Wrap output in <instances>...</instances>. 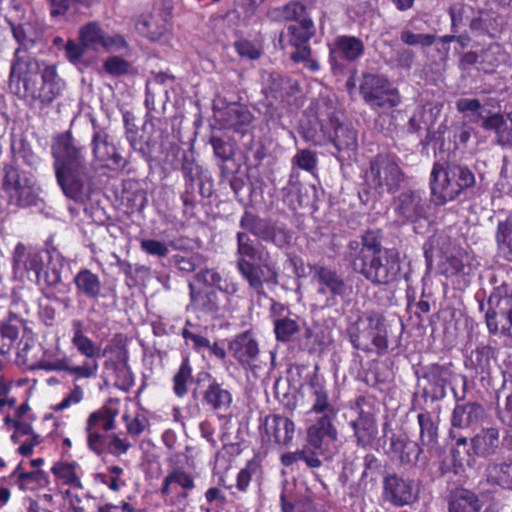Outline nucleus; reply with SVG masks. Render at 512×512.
<instances>
[{
	"label": "nucleus",
	"mask_w": 512,
	"mask_h": 512,
	"mask_svg": "<svg viewBox=\"0 0 512 512\" xmlns=\"http://www.w3.org/2000/svg\"><path fill=\"white\" fill-rule=\"evenodd\" d=\"M55 177L64 195L84 203L93 188L94 169L87 161L85 149L70 131L58 135L52 145Z\"/></svg>",
	"instance_id": "1"
},
{
	"label": "nucleus",
	"mask_w": 512,
	"mask_h": 512,
	"mask_svg": "<svg viewBox=\"0 0 512 512\" xmlns=\"http://www.w3.org/2000/svg\"><path fill=\"white\" fill-rule=\"evenodd\" d=\"M236 239L237 271L255 295L265 296L264 284H278V273L274 265L263 258L262 246L255 245L245 232H238Z\"/></svg>",
	"instance_id": "2"
},
{
	"label": "nucleus",
	"mask_w": 512,
	"mask_h": 512,
	"mask_svg": "<svg viewBox=\"0 0 512 512\" xmlns=\"http://www.w3.org/2000/svg\"><path fill=\"white\" fill-rule=\"evenodd\" d=\"M473 171L455 162H435L430 175L431 197L436 205L455 200L475 185Z\"/></svg>",
	"instance_id": "3"
},
{
	"label": "nucleus",
	"mask_w": 512,
	"mask_h": 512,
	"mask_svg": "<svg viewBox=\"0 0 512 512\" xmlns=\"http://www.w3.org/2000/svg\"><path fill=\"white\" fill-rule=\"evenodd\" d=\"M352 346L365 353L376 352L379 356L388 352L387 322L379 312L366 311L347 328Z\"/></svg>",
	"instance_id": "4"
},
{
	"label": "nucleus",
	"mask_w": 512,
	"mask_h": 512,
	"mask_svg": "<svg viewBox=\"0 0 512 512\" xmlns=\"http://www.w3.org/2000/svg\"><path fill=\"white\" fill-rule=\"evenodd\" d=\"M329 125L333 129V134L322 121L317 120L316 127L302 126V135L315 145H322L327 139H331L339 152L350 154L357 149L358 135L351 125L340 123L335 117H329Z\"/></svg>",
	"instance_id": "5"
},
{
	"label": "nucleus",
	"mask_w": 512,
	"mask_h": 512,
	"mask_svg": "<svg viewBox=\"0 0 512 512\" xmlns=\"http://www.w3.org/2000/svg\"><path fill=\"white\" fill-rule=\"evenodd\" d=\"M366 177L369 187L378 194L395 193L405 180L396 160L385 154H378L370 161Z\"/></svg>",
	"instance_id": "6"
},
{
	"label": "nucleus",
	"mask_w": 512,
	"mask_h": 512,
	"mask_svg": "<svg viewBox=\"0 0 512 512\" xmlns=\"http://www.w3.org/2000/svg\"><path fill=\"white\" fill-rule=\"evenodd\" d=\"M352 268L374 285H387L397 279L401 264L398 253L388 249L364 261L356 262Z\"/></svg>",
	"instance_id": "7"
},
{
	"label": "nucleus",
	"mask_w": 512,
	"mask_h": 512,
	"mask_svg": "<svg viewBox=\"0 0 512 512\" xmlns=\"http://www.w3.org/2000/svg\"><path fill=\"white\" fill-rule=\"evenodd\" d=\"M2 187L10 201L20 207L37 204L39 187L34 176L13 166L4 168Z\"/></svg>",
	"instance_id": "8"
},
{
	"label": "nucleus",
	"mask_w": 512,
	"mask_h": 512,
	"mask_svg": "<svg viewBox=\"0 0 512 512\" xmlns=\"http://www.w3.org/2000/svg\"><path fill=\"white\" fill-rule=\"evenodd\" d=\"M44 66L48 65L21 53V49L17 48L10 68V88L15 89L19 97L26 98L38 83V76L42 75Z\"/></svg>",
	"instance_id": "9"
},
{
	"label": "nucleus",
	"mask_w": 512,
	"mask_h": 512,
	"mask_svg": "<svg viewBox=\"0 0 512 512\" xmlns=\"http://www.w3.org/2000/svg\"><path fill=\"white\" fill-rule=\"evenodd\" d=\"M488 305L486 323L489 331L494 334H511L512 289L506 284L496 287L489 296Z\"/></svg>",
	"instance_id": "10"
},
{
	"label": "nucleus",
	"mask_w": 512,
	"mask_h": 512,
	"mask_svg": "<svg viewBox=\"0 0 512 512\" xmlns=\"http://www.w3.org/2000/svg\"><path fill=\"white\" fill-rule=\"evenodd\" d=\"M359 91L363 100L372 108L390 109L400 103L397 90L380 75L364 74Z\"/></svg>",
	"instance_id": "11"
},
{
	"label": "nucleus",
	"mask_w": 512,
	"mask_h": 512,
	"mask_svg": "<svg viewBox=\"0 0 512 512\" xmlns=\"http://www.w3.org/2000/svg\"><path fill=\"white\" fill-rule=\"evenodd\" d=\"M125 135L131 148L149 161L155 153H161L163 149V131L155 127V124L147 120L139 131L124 117Z\"/></svg>",
	"instance_id": "12"
},
{
	"label": "nucleus",
	"mask_w": 512,
	"mask_h": 512,
	"mask_svg": "<svg viewBox=\"0 0 512 512\" xmlns=\"http://www.w3.org/2000/svg\"><path fill=\"white\" fill-rule=\"evenodd\" d=\"M173 6L165 0L158 7L143 12L135 21L137 33L151 42L161 41L169 32Z\"/></svg>",
	"instance_id": "13"
},
{
	"label": "nucleus",
	"mask_w": 512,
	"mask_h": 512,
	"mask_svg": "<svg viewBox=\"0 0 512 512\" xmlns=\"http://www.w3.org/2000/svg\"><path fill=\"white\" fill-rule=\"evenodd\" d=\"M11 262L13 280L22 284L41 285L44 262L40 253L29 250L23 243L18 242L12 252Z\"/></svg>",
	"instance_id": "14"
},
{
	"label": "nucleus",
	"mask_w": 512,
	"mask_h": 512,
	"mask_svg": "<svg viewBox=\"0 0 512 512\" xmlns=\"http://www.w3.org/2000/svg\"><path fill=\"white\" fill-rule=\"evenodd\" d=\"M91 151L94 162L101 168L118 170L126 166V160L118 152L113 138L105 129L95 126L94 124L91 138Z\"/></svg>",
	"instance_id": "15"
},
{
	"label": "nucleus",
	"mask_w": 512,
	"mask_h": 512,
	"mask_svg": "<svg viewBox=\"0 0 512 512\" xmlns=\"http://www.w3.org/2000/svg\"><path fill=\"white\" fill-rule=\"evenodd\" d=\"M364 43L355 36L339 35L329 44V63L334 73L342 71L343 61L354 62L363 56Z\"/></svg>",
	"instance_id": "16"
},
{
	"label": "nucleus",
	"mask_w": 512,
	"mask_h": 512,
	"mask_svg": "<svg viewBox=\"0 0 512 512\" xmlns=\"http://www.w3.org/2000/svg\"><path fill=\"white\" fill-rule=\"evenodd\" d=\"M418 487L414 480L390 474L383 480V497L396 507L413 504L418 499Z\"/></svg>",
	"instance_id": "17"
},
{
	"label": "nucleus",
	"mask_w": 512,
	"mask_h": 512,
	"mask_svg": "<svg viewBox=\"0 0 512 512\" xmlns=\"http://www.w3.org/2000/svg\"><path fill=\"white\" fill-rule=\"evenodd\" d=\"M190 303L187 306L188 311L202 315L218 317L224 315L227 310L222 303L218 292L215 289L197 287L189 283Z\"/></svg>",
	"instance_id": "18"
},
{
	"label": "nucleus",
	"mask_w": 512,
	"mask_h": 512,
	"mask_svg": "<svg viewBox=\"0 0 512 512\" xmlns=\"http://www.w3.org/2000/svg\"><path fill=\"white\" fill-rule=\"evenodd\" d=\"M65 86V82L57 73L56 66H44L41 84L37 83L26 99L39 101L43 106H47L62 95Z\"/></svg>",
	"instance_id": "19"
},
{
	"label": "nucleus",
	"mask_w": 512,
	"mask_h": 512,
	"mask_svg": "<svg viewBox=\"0 0 512 512\" xmlns=\"http://www.w3.org/2000/svg\"><path fill=\"white\" fill-rule=\"evenodd\" d=\"M336 418L337 416H315L307 429L308 444L321 454L338 439Z\"/></svg>",
	"instance_id": "20"
},
{
	"label": "nucleus",
	"mask_w": 512,
	"mask_h": 512,
	"mask_svg": "<svg viewBox=\"0 0 512 512\" xmlns=\"http://www.w3.org/2000/svg\"><path fill=\"white\" fill-rule=\"evenodd\" d=\"M428 208L424 192L420 190H406L395 200V212L403 221L424 218Z\"/></svg>",
	"instance_id": "21"
},
{
	"label": "nucleus",
	"mask_w": 512,
	"mask_h": 512,
	"mask_svg": "<svg viewBox=\"0 0 512 512\" xmlns=\"http://www.w3.org/2000/svg\"><path fill=\"white\" fill-rule=\"evenodd\" d=\"M386 250L387 249L382 247L379 231L368 230L361 236V242L357 240L349 241L346 250V258L353 266L356 262L364 261Z\"/></svg>",
	"instance_id": "22"
},
{
	"label": "nucleus",
	"mask_w": 512,
	"mask_h": 512,
	"mask_svg": "<svg viewBox=\"0 0 512 512\" xmlns=\"http://www.w3.org/2000/svg\"><path fill=\"white\" fill-rule=\"evenodd\" d=\"M465 365L481 382L490 384L492 373L497 368L496 351L490 345H479L471 351Z\"/></svg>",
	"instance_id": "23"
},
{
	"label": "nucleus",
	"mask_w": 512,
	"mask_h": 512,
	"mask_svg": "<svg viewBox=\"0 0 512 512\" xmlns=\"http://www.w3.org/2000/svg\"><path fill=\"white\" fill-rule=\"evenodd\" d=\"M263 430V442L288 445L293 439L295 425L289 418L274 414L265 418Z\"/></svg>",
	"instance_id": "24"
},
{
	"label": "nucleus",
	"mask_w": 512,
	"mask_h": 512,
	"mask_svg": "<svg viewBox=\"0 0 512 512\" xmlns=\"http://www.w3.org/2000/svg\"><path fill=\"white\" fill-rule=\"evenodd\" d=\"M205 379L206 384L201 391L202 405L215 412H227L232 404V393L210 374H205Z\"/></svg>",
	"instance_id": "25"
},
{
	"label": "nucleus",
	"mask_w": 512,
	"mask_h": 512,
	"mask_svg": "<svg viewBox=\"0 0 512 512\" xmlns=\"http://www.w3.org/2000/svg\"><path fill=\"white\" fill-rule=\"evenodd\" d=\"M264 90L267 98L270 97L275 102L291 104L299 93L300 86L297 80L274 72L269 74Z\"/></svg>",
	"instance_id": "26"
},
{
	"label": "nucleus",
	"mask_w": 512,
	"mask_h": 512,
	"mask_svg": "<svg viewBox=\"0 0 512 512\" xmlns=\"http://www.w3.org/2000/svg\"><path fill=\"white\" fill-rule=\"evenodd\" d=\"M229 353L243 366H250L259 355L257 341L250 332L235 336L228 345Z\"/></svg>",
	"instance_id": "27"
},
{
	"label": "nucleus",
	"mask_w": 512,
	"mask_h": 512,
	"mask_svg": "<svg viewBox=\"0 0 512 512\" xmlns=\"http://www.w3.org/2000/svg\"><path fill=\"white\" fill-rule=\"evenodd\" d=\"M450 366V364L434 363L427 367L425 378L428 380L431 389H425L424 395L430 397L432 401H438L445 397L446 386L450 383L452 377Z\"/></svg>",
	"instance_id": "28"
},
{
	"label": "nucleus",
	"mask_w": 512,
	"mask_h": 512,
	"mask_svg": "<svg viewBox=\"0 0 512 512\" xmlns=\"http://www.w3.org/2000/svg\"><path fill=\"white\" fill-rule=\"evenodd\" d=\"M386 453L392 459H398L402 464L415 465L423 453V448L407 437L392 435Z\"/></svg>",
	"instance_id": "29"
},
{
	"label": "nucleus",
	"mask_w": 512,
	"mask_h": 512,
	"mask_svg": "<svg viewBox=\"0 0 512 512\" xmlns=\"http://www.w3.org/2000/svg\"><path fill=\"white\" fill-rule=\"evenodd\" d=\"M83 320L71 321V343L79 354L87 359L96 360L101 357V346L90 339L86 334Z\"/></svg>",
	"instance_id": "30"
},
{
	"label": "nucleus",
	"mask_w": 512,
	"mask_h": 512,
	"mask_svg": "<svg viewBox=\"0 0 512 512\" xmlns=\"http://www.w3.org/2000/svg\"><path fill=\"white\" fill-rule=\"evenodd\" d=\"M471 448L477 457L487 458L496 454L500 447V433L495 427L480 429L471 439Z\"/></svg>",
	"instance_id": "31"
},
{
	"label": "nucleus",
	"mask_w": 512,
	"mask_h": 512,
	"mask_svg": "<svg viewBox=\"0 0 512 512\" xmlns=\"http://www.w3.org/2000/svg\"><path fill=\"white\" fill-rule=\"evenodd\" d=\"M358 446L370 445L378 434L377 423L371 412L360 410L355 420L350 422Z\"/></svg>",
	"instance_id": "32"
},
{
	"label": "nucleus",
	"mask_w": 512,
	"mask_h": 512,
	"mask_svg": "<svg viewBox=\"0 0 512 512\" xmlns=\"http://www.w3.org/2000/svg\"><path fill=\"white\" fill-rule=\"evenodd\" d=\"M485 417V410L477 402L457 404L452 414V426L467 428L480 423Z\"/></svg>",
	"instance_id": "33"
},
{
	"label": "nucleus",
	"mask_w": 512,
	"mask_h": 512,
	"mask_svg": "<svg viewBox=\"0 0 512 512\" xmlns=\"http://www.w3.org/2000/svg\"><path fill=\"white\" fill-rule=\"evenodd\" d=\"M312 271L318 285L325 286L333 296H342L346 293L345 281L335 269L324 265H314Z\"/></svg>",
	"instance_id": "34"
},
{
	"label": "nucleus",
	"mask_w": 512,
	"mask_h": 512,
	"mask_svg": "<svg viewBox=\"0 0 512 512\" xmlns=\"http://www.w3.org/2000/svg\"><path fill=\"white\" fill-rule=\"evenodd\" d=\"M499 15L493 10H479L472 15L469 27L477 36L494 37L500 30Z\"/></svg>",
	"instance_id": "35"
},
{
	"label": "nucleus",
	"mask_w": 512,
	"mask_h": 512,
	"mask_svg": "<svg viewBox=\"0 0 512 512\" xmlns=\"http://www.w3.org/2000/svg\"><path fill=\"white\" fill-rule=\"evenodd\" d=\"M77 293L90 300H97L102 296L103 285L98 274L90 269H81L73 280Z\"/></svg>",
	"instance_id": "36"
},
{
	"label": "nucleus",
	"mask_w": 512,
	"mask_h": 512,
	"mask_svg": "<svg viewBox=\"0 0 512 512\" xmlns=\"http://www.w3.org/2000/svg\"><path fill=\"white\" fill-rule=\"evenodd\" d=\"M482 504L474 492L457 489L448 498V512H480Z\"/></svg>",
	"instance_id": "37"
},
{
	"label": "nucleus",
	"mask_w": 512,
	"mask_h": 512,
	"mask_svg": "<svg viewBox=\"0 0 512 512\" xmlns=\"http://www.w3.org/2000/svg\"><path fill=\"white\" fill-rule=\"evenodd\" d=\"M312 390V406L309 414L315 416H337L338 409L329 400L328 392L324 386L317 380L310 383Z\"/></svg>",
	"instance_id": "38"
},
{
	"label": "nucleus",
	"mask_w": 512,
	"mask_h": 512,
	"mask_svg": "<svg viewBox=\"0 0 512 512\" xmlns=\"http://www.w3.org/2000/svg\"><path fill=\"white\" fill-rule=\"evenodd\" d=\"M485 476L490 484L512 489V459L488 463L485 468Z\"/></svg>",
	"instance_id": "39"
},
{
	"label": "nucleus",
	"mask_w": 512,
	"mask_h": 512,
	"mask_svg": "<svg viewBox=\"0 0 512 512\" xmlns=\"http://www.w3.org/2000/svg\"><path fill=\"white\" fill-rule=\"evenodd\" d=\"M420 429L419 446L433 449L438 443V425L429 412H420L417 415Z\"/></svg>",
	"instance_id": "40"
},
{
	"label": "nucleus",
	"mask_w": 512,
	"mask_h": 512,
	"mask_svg": "<svg viewBox=\"0 0 512 512\" xmlns=\"http://www.w3.org/2000/svg\"><path fill=\"white\" fill-rule=\"evenodd\" d=\"M483 128L493 130L496 133L497 141L501 145H512V113L508 119L501 114L495 113L491 117L485 119Z\"/></svg>",
	"instance_id": "41"
},
{
	"label": "nucleus",
	"mask_w": 512,
	"mask_h": 512,
	"mask_svg": "<svg viewBox=\"0 0 512 512\" xmlns=\"http://www.w3.org/2000/svg\"><path fill=\"white\" fill-rule=\"evenodd\" d=\"M174 485H177L184 490L181 494L183 498H187L188 491L192 490L195 486L193 477L180 469H174L164 478L161 487V494L163 496L170 495L175 490Z\"/></svg>",
	"instance_id": "42"
},
{
	"label": "nucleus",
	"mask_w": 512,
	"mask_h": 512,
	"mask_svg": "<svg viewBox=\"0 0 512 512\" xmlns=\"http://www.w3.org/2000/svg\"><path fill=\"white\" fill-rule=\"evenodd\" d=\"M437 249L441 258L449 255L452 249V242L449 236L440 233L431 236L423 245L424 257L427 270L433 266L434 250Z\"/></svg>",
	"instance_id": "43"
},
{
	"label": "nucleus",
	"mask_w": 512,
	"mask_h": 512,
	"mask_svg": "<svg viewBox=\"0 0 512 512\" xmlns=\"http://www.w3.org/2000/svg\"><path fill=\"white\" fill-rule=\"evenodd\" d=\"M226 121L234 131L244 134L254 120L253 114L242 105H232L226 110Z\"/></svg>",
	"instance_id": "44"
},
{
	"label": "nucleus",
	"mask_w": 512,
	"mask_h": 512,
	"mask_svg": "<svg viewBox=\"0 0 512 512\" xmlns=\"http://www.w3.org/2000/svg\"><path fill=\"white\" fill-rule=\"evenodd\" d=\"M479 70L485 73H493L505 62L506 55L499 44H490L480 53Z\"/></svg>",
	"instance_id": "45"
},
{
	"label": "nucleus",
	"mask_w": 512,
	"mask_h": 512,
	"mask_svg": "<svg viewBox=\"0 0 512 512\" xmlns=\"http://www.w3.org/2000/svg\"><path fill=\"white\" fill-rule=\"evenodd\" d=\"M117 414V410L107 407L91 413L87 420L86 430H91L92 428L104 432L113 430Z\"/></svg>",
	"instance_id": "46"
},
{
	"label": "nucleus",
	"mask_w": 512,
	"mask_h": 512,
	"mask_svg": "<svg viewBox=\"0 0 512 512\" xmlns=\"http://www.w3.org/2000/svg\"><path fill=\"white\" fill-rule=\"evenodd\" d=\"M306 9L303 4L291 1L286 5L273 8L269 11V17L274 21H297L305 18Z\"/></svg>",
	"instance_id": "47"
},
{
	"label": "nucleus",
	"mask_w": 512,
	"mask_h": 512,
	"mask_svg": "<svg viewBox=\"0 0 512 512\" xmlns=\"http://www.w3.org/2000/svg\"><path fill=\"white\" fill-rule=\"evenodd\" d=\"M315 28L311 19L303 18L297 24L288 26L287 36L292 46L306 45L314 36Z\"/></svg>",
	"instance_id": "48"
},
{
	"label": "nucleus",
	"mask_w": 512,
	"mask_h": 512,
	"mask_svg": "<svg viewBox=\"0 0 512 512\" xmlns=\"http://www.w3.org/2000/svg\"><path fill=\"white\" fill-rule=\"evenodd\" d=\"M495 237L500 253L512 261V213L505 220L499 221Z\"/></svg>",
	"instance_id": "49"
},
{
	"label": "nucleus",
	"mask_w": 512,
	"mask_h": 512,
	"mask_svg": "<svg viewBox=\"0 0 512 512\" xmlns=\"http://www.w3.org/2000/svg\"><path fill=\"white\" fill-rule=\"evenodd\" d=\"M104 31L97 22H89L79 29V41L87 49L97 51L102 47Z\"/></svg>",
	"instance_id": "50"
},
{
	"label": "nucleus",
	"mask_w": 512,
	"mask_h": 512,
	"mask_svg": "<svg viewBox=\"0 0 512 512\" xmlns=\"http://www.w3.org/2000/svg\"><path fill=\"white\" fill-rule=\"evenodd\" d=\"M77 468L78 464L75 462H56L52 466L51 472L63 485L81 488L82 484L76 471Z\"/></svg>",
	"instance_id": "51"
},
{
	"label": "nucleus",
	"mask_w": 512,
	"mask_h": 512,
	"mask_svg": "<svg viewBox=\"0 0 512 512\" xmlns=\"http://www.w3.org/2000/svg\"><path fill=\"white\" fill-rule=\"evenodd\" d=\"M23 323L18 318H10L7 322L0 324L1 335V348L4 351H10L19 338Z\"/></svg>",
	"instance_id": "52"
},
{
	"label": "nucleus",
	"mask_w": 512,
	"mask_h": 512,
	"mask_svg": "<svg viewBox=\"0 0 512 512\" xmlns=\"http://www.w3.org/2000/svg\"><path fill=\"white\" fill-rule=\"evenodd\" d=\"M192 367L189 359L184 358L177 372L172 378L173 392L179 397L183 398L188 393V385L192 381Z\"/></svg>",
	"instance_id": "53"
},
{
	"label": "nucleus",
	"mask_w": 512,
	"mask_h": 512,
	"mask_svg": "<svg viewBox=\"0 0 512 512\" xmlns=\"http://www.w3.org/2000/svg\"><path fill=\"white\" fill-rule=\"evenodd\" d=\"M455 106L458 112L465 114L473 123L482 120L483 124L485 119L490 117L483 114L482 105L478 99L460 98L456 101Z\"/></svg>",
	"instance_id": "54"
},
{
	"label": "nucleus",
	"mask_w": 512,
	"mask_h": 512,
	"mask_svg": "<svg viewBox=\"0 0 512 512\" xmlns=\"http://www.w3.org/2000/svg\"><path fill=\"white\" fill-rule=\"evenodd\" d=\"M14 474H18L20 487L23 489L33 490L36 487H43L49 483L48 477L43 470L20 472V465H18Z\"/></svg>",
	"instance_id": "55"
},
{
	"label": "nucleus",
	"mask_w": 512,
	"mask_h": 512,
	"mask_svg": "<svg viewBox=\"0 0 512 512\" xmlns=\"http://www.w3.org/2000/svg\"><path fill=\"white\" fill-rule=\"evenodd\" d=\"M225 295V309L227 312L232 313L239 308V299L237 296L239 292V283L233 280L232 278H227L220 283V287L217 289Z\"/></svg>",
	"instance_id": "56"
},
{
	"label": "nucleus",
	"mask_w": 512,
	"mask_h": 512,
	"mask_svg": "<svg viewBox=\"0 0 512 512\" xmlns=\"http://www.w3.org/2000/svg\"><path fill=\"white\" fill-rule=\"evenodd\" d=\"M299 331L297 319L280 317L274 320V332L278 341L287 342Z\"/></svg>",
	"instance_id": "57"
},
{
	"label": "nucleus",
	"mask_w": 512,
	"mask_h": 512,
	"mask_svg": "<svg viewBox=\"0 0 512 512\" xmlns=\"http://www.w3.org/2000/svg\"><path fill=\"white\" fill-rule=\"evenodd\" d=\"M8 24L11 28L13 37L19 43L21 53H23V50H27L34 45V31L32 25H30L29 23L15 24L12 23L11 21H8Z\"/></svg>",
	"instance_id": "58"
},
{
	"label": "nucleus",
	"mask_w": 512,
	"mask_h": 512,
	"mask_svg": "<svg viewBox=\"0 0 512 512\" xmlns=\"http://www.w3.org/2000/svg\"><path fill=\"white\" fill-rule=\"evenodd\" d=\"M443 104L439 102H428L419 107L415 113L419 118L421 124L426 127V131H429L438 117L440 116Z\"/></svg>",
	"instance_id": "59"
},
{
	"label": "nucleus",
	"mask_w": 512,
	"mask_h": 512,
	"mask_svg": "<svg viewBox=\"0 0 512 512\" xmlns=\"http://www.w3.org/2000/svg\"><path fill=\"white\" fill-rule=\"evenodd\" d=\"M401 41L409 46H423L429 47L433 45L436 40L435 35L433 34H422V33H414L410 29L404 28L400 32Z\"/></svg>",
	"instance_id": "60"
},
{
	"label": "nucleus",
	"mask_w": 512,
	"mask_h": 512,
	"mask_svg": "<svg viewBox=\"0 0 512 512\" xmlns=\"http://www.w3.org/2000/svg\"><path fill=\"white\" fill-rule=\"evenodd\" d=\"M104 70L112 76H122L133 73V66L119 56H112L104 62Z\"/></svg>",
	"instance_id": "61"
},
{
	"label": "nucleus",
	"mask_w": 512,
	"mask_h": 512,
	"mask_svg": "<svg viewBox=\"0 0 512 512\" xmlns=\"http://www.w3.org/2000/svg\"><path fill=\"white\" fill-rule=\"evenodd\" d=\"M474 14V10L469 5L456 3L449 9V15L451 17V27L453 32H457V27L464 23V19H471Z\"/></svg>",
	"instance_id": "62"
},
{
	"label": "nucleus",
	"mask_w": 512,
	"mask_h": 512,
	"mask_svg": "<svg viewBox=\"0 0 512 512\" xmlns=\"http://www.w3.org/2000/svg\"><path fill=\"white\" fill-rule=\"evenodd\" d=\"M195 280L198 283L204 285L203 288L218 289V287H220V283L223 281V278L221 274L215 269L201 268L195 274Z\"/></svg>",
	"instance_id": "63"
},
{
	"label": "nucleus",
	"mask_w": 512,
	"mask_h": 512,
	"mask_svg": "<svg viewBox=\"0 0 512 512\" xmlns=\"http://www.w3.org/2000/svg\"><path fill=\"white\" fill-rule=\"evenodd\" d=\"M140 248L146 254L158 258H165L169 253V248L166 243L155 239H142Z\"/></svg>",
	"instance_id": "64"
}]
</instances>
